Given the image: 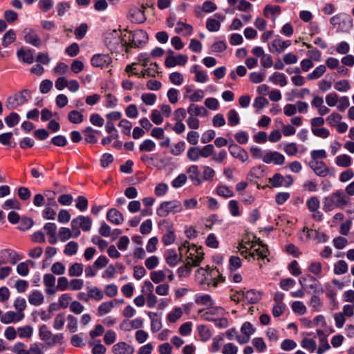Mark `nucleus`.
<instances>
[{"label": "nucleus", "instance_id": "1", "mask_svg": "<svg viewBox=\"0 0 354 354\" xmlns=\"http://www.w3.org/2000/svg\"><path fill=\"white\" fill-rule=\"evenodd\" d=\"M350 197L342 189L333 192L323 200V208L325 212H330L334 209H344L350 203Z\"/></svg>", "mask_w": 354, "mask_h": 354}, {"label": "nucleus", "instance_id": "2", "mask_svg": "<svg viewBox=\"0 0 354 354\" xmlns=\"http://www.w3.org/2000/svg\"><path fill=\"white\" fill-rule=\"evenodd\" d=\"M179 255L186 254L185 261L192 263L194 267L198 266L203 259L204 252L201 246L197 247L185 241L178 247Z\"/></svg>", "mask_w": 354, "mask_h": 354}, {"label": "nucleus", "instance_id": "3", "mask_svg": "<svg viewBox=\"0 0 354 354\" xmlns=\"http://www.w3.org/2000/svg\"><path fill=\"white\" fill-rule=\"evenodd\" d=\"M39 338L48 346H54L57 344H62L64 335L62 333L53 334L48 327L44 324L39 328Z\"/></svg>", "mask_w": 354, "mask_h": 354}, {"label": "nucleus", "instance_id": "4", "mask_svg": "<svg viewBox=\"0 0 354 354\" xmlns=\"http://www.w3.org/2000/svg\"><path fill=\"white\" fill-rule=\"evenodd\" d=\"M198 273L203 272V275L205 276V283L209 287H216L218 283H223L225 281V278L220 273L217 268H209L205 270L203 268L198 269Z\"/></svg>", "mask_w": 354, "mask_h": 354}, {"label": "nucleus", "instance_id": "5", "mask_svg": "<svg viewBox=\"0 0 354 354\" xmlns=\"http://www.w3.org/2000/svg\"><path fill=\"white\" fill-rule=\"evenodd\" d=\"M31 97V92L28 89H24L18 93L9 96L6 100V107L14 109L27 102Z\"/></svg>", "mask_w": 354, "mask_h": 354}, {"label": "nucleus", "instance_id": "6", "mask_svg": "<svg viewBox=\"0 0 354 354\" xmlns=\"http://www.w3.org/2000/svg\"><path fill=\"white\" fill-rule=\"evenodd\" d=\"M183 205L178 201L174 200L162 202L157 209V215L160 217H166L169 213H178L183 211Z\"/></svg>", "mask_w": 354, "mask_h": 354}, {"label": "nucleus", "instance_id": "7", "mask_svg": "<svg viewBox=\"0 0 354 354\" xmlns=\"http://www.w3.org/2000/svg\"><path fill=\"white\" fill-rule=\"evenodd\" d=\"M91 224L92 220L91 218L88 216H79L71 221V226L73 227L75 236H79L81 233L79 227H81L83 231L88 232L91 230Z\"/></svg>", "mask_w": 354, "mask_h": 354}, {"label": "nucleus", "instance_id": "8", "mask_svg": "<svg viewBox=\"0 0 354 354\" xmlns=\"http://www.w3.org/2000/svg\"><path fill=\"white\" fill-rule=\"evenodd\" d=\"M198 315L201 317L208 322H213L216 320L218 317H222L225 314V310L220 306H210L206 309H200L198 311Z\"/></svg>", "mask_w": 354, "mask_h": 354}, {"label": "nucleus", "instance_id": "9", "mask_svg": "<svg viewBox=\"0 0 354 354\" xmlns=\"http://www.w3.org/2000/svg\"><path fill=\"white\" fill-rule=\"evenodd\" d=\"M123 41L124 38H121L120 32L115 30L107 32L105 37V44L111 50H116L120 44L122 46Z\"/></svg>", "mask_w": 354, "mask_h": 354}, {"label": "nucleus", "instance_id": "10", "mask_svg": "<svg viewBox=\"0 0 354 354\" xmlns=\"http://www.w3.org/2000/svg\"><path fill=\"white\" fill-rule=\"evenodd\" d=\"M25 41L35 47L39 48L42 44L41 39L38 33L32 28H27L23 30Z\"/></svg>", "mask_w": 354, "mask_h": 354}, {"label": "nucleus", "instance_id": "11", "mask_svg": "<svg viewBox=\"0 0 354 354\" xmlns=\"http://www.w3.org/2000/svg\"><path fill=\"white\" fill-rule=\"evenodd\" d=\"M309 165L316 175L320 177H326L329 174L333 175V173H330V169L324 161H310Z\"/></svg>", "mask_w": 354, "mask_h": 354}, {"label": "nucleus", "instance_id": "12", "mask_svg": "<svg viewBox=\"0 0 354 354\" xmlns=\"http://www.w3.org/2000/svg\"><path fill=\"white\" fill-rule=\"evenodd\" d=\"M225 19V15L216 13L213 17H209L206 21V28L209 32H217L221 28V22Z\"/></svg>", "mask_w": 354, "mask_h": 354}, {"label": "nucleus", "instance_id": "13", "mask_svg": "<svg viewBox=\"0 0 354 354\" xmlns=\"http://www.w3.org/2000/svg\"><path fill=\"white\" fill-rule=\"evenodd\" d=\"M228 150L232 157L239 159L242 162L247 161L248 159L249 156L247 151L236 144H230L228 146Z\"/></svg>", "mask_w": 354, "mask_h": 354}, {"label": "nucleus", "instance_id": "14", "mask_svg": "<svg viewBox=\"0 0 354 354\" xmlns=\"http://www.w3.org/2000/svg\"><path fill=\"white\" fill-rule=\"evenodd\" d=\"M188 57L185 55L180 54L177 56L169 55L165 60V65L167 68H172L176 66H185Z\"/></svg>", "mask_w": 354, "mask_h": 354}, {"label": "nucleus", "instance_id": "15", "mask_svg": "<svg viewBox=\"0 0 354 354\" xmlns=\"http://www.w3.org/2000/svg\"><path fill=\"white\" fill-rule=\"evenodd\" d=\"M290 45V40H282L281 38L277 37L272 41L268 48L271 53H281Z\"/></svg>", "mask_w": 354, "mask_h": 354}, {"label": "nucleus", "instance_id": "16", "mask_svg": "<svg viewBox=\"0 0 354 354\" xmlns=\"http://www.w3.org/2000/svg\"><path fill=\"white\" fill-rule=\"evenodd\" d=\"M112 62L109 55L97 54L92 57L91 63L94 67L104 68L108 66Z\"/></svg>", "mask_w": 354, "mask_h": 354}, {"label": "nucleus", "instance_id": "17", "mask_svg": "<svg viewBox=\"0 0 354 354\" xmlns=\"http://www.w3.org/2000/svg\"><path fill=\"white\" fill-rule=\"evenodd\" d=\"M128 17L131 22L135 24H142L146 21L144 10H141L137 7L130 8Z\"/></svg>", "mask_w": 354, "mask_h": 354}, {"label": "nucleus", "instance_id": "18", "mask_svg": "<svg viewBox=\"0 0 354 354\" xmlns=\"http://www.w3.org/2000/svg\"><path fill=\"white\" fill-rule=\"evenodd\" d=\"M285 160L283 155L277 151H269L263 157V161L265 163L270 164L271 162L275 165H283Z\"/></svg>", "mask_w": 354, "mask_h": 354}, {"label": "nucleus", "instance_id": "19", "mask_svg": "<svg viewBox=\"0 0 354 354\" xmlns=\"http://www.w3.org/2000/svg\"><path fill=\"white\" fill-rule=\"evenodd\" d=\"M134 347L125 342H120L112 347L113 354H133Z\"/></svg>", "mask_w": 354, "mask_h": 354}, {"label": "nucleus", "instance_id": "20", "mask_svg": "<svg viewBox=\"0 0 354 354\" xmlns=\"http://www.w3.org/2000/svg\"><path fill=\"white\" fill-rule=\"evenodd\" d=\"M24 318V313H18L14 311H8L3 314L1 317V322L3 324H8L14 322H18Z\"/></svg>", "mask_w": 354, "mask_h": 354}, {"label": "nucleus", "instance_id": "21", "mask_svg": "<svg viewBox=\"0 0 354 354\" xmlns=\"http://www.w3.org/2000/svg\"><path fill=\"white\" fill-rule=\"evenodd\" d=\"M106 219L111 223L118 225L123 223L122 214L115 208H111L106 213Z\"/></svg>", "mask_w": 354, "mask_h": 354}, {"label": "nucleus", "instance_id": "22", "mask_svg": "<svg viewBox=\"0 0 354 354\" xmlns=\"http://www.w3.org/2000/svg\"><path fill=\"white\" fill-rule=\"evenodd\" d=\"M241 298L249 304H256L261 298L260 292L251 289L246 292H241Z\"/></svg>", "mask_w": 354, "mask_h": 354}, {"label": "nucleus", "instance_id": "23", "mask_svg": "<svg viewBox=\"0 0 354 354\" xmlns=\"http://www.w3.org/2000/svg\"><path fill=\"white\" fill-rule=\"evenodd\" d=\"M164 257L167 263L171 267L176 266L183 257L181 255L178 257L176 252L174 250H169L166 251Z\"/></svg>", "mask_w": 354, "mask_h": 354}, {"label": "nucleus", "instance_id": "24", "mask_svg": "<svg viewBox=\"0 0 354 354\" xmlns=\"http://www.w3.org/2000/svg\"><path fill=\"white\" fill-rule=\"evenodd\" d=\"M28 300L30 304L37 306L44 303V296L39 290H35L29 294Z\"/></svg>", "mask_w": 354, "mask_h": 354}, {"label": "nucleus", "instance_id": "25", "mask_svg": "<svg viewBox=\"0 0 354 354\" xmlns=\"http://www.w3.org/2000/svg\"><path fill=\"white\" fill-rule=\"evenodd\" d=\"M317 334L321 342V345L319 346L317 353L323 354L324 351L330 348V346L327 341V336L324 334L323 330H317Z\"/></svg>", "mask_w": 354, "mask_h": 354}, {"label": "nucleus", "instance_id": "26", "mask_svg": "<svg viewBox=\"0 0 354 354\" xmlns=\"http://www.w3.org/2000/svg\"><path fill=\"white\" fill-rule=\"evenodd\" d=\"M187 174L189 175V179L192 181L194 185H200L201 184V180H200V174L198 170V165H191L187 169Z\"/></svg>", "mask_w": 354, "mask_h": 354}, {"label": "nucleus", "instance_id": "27", "mask_svg": "<svg viewBox=\"0 0 354 354\" xmlns=\"http://www.w3.org/2000/svg\"><path fill=\"white\" fill-rule=\"evenodd\" d=\"M175 31L177 34L188 36L192 34L193 27L190 24L179 21L176 24Z\"/></svg>", "mask_w": 354, "mask_h": 354}, {"label": "nucleus", "instance_id": "28", "mask_svg": "<svg viewBox=\"0 0 354 354\" xmlns=\"http://www.w3.org/2000/svg\"><path fill=\"white\" fill-rule=\"evenodd\" d=\"M268 249L265 245H259L257 248L253 250L249 254L250 257L253 258L257 257V259H264L268 254Z\"/></svg>", "mask_w": 354, "mask_h": 354}, {"label": "nucleus", "instance_id": "29", "mask_svg": "<svg viewBox=\"0 0 354 354\" xmlns=\"http://www.w3.org/2000/svg\"><path fill=\"white\" fill-rule=\"evenodd\" d=\"M133 39H135V42L133 46H138L140 48L143 44H146L148 41V35L147 32L144 30H140L136 31L133 34Z\"/></svg>", "mask_w": 354, "mask_h": 354}, {"label": "nucleus", "instance_id": "30", "mask_svg": "<svg viewBox=\"0 0 354 354\" xmlns=\"http://www.w3.org/2000/svg\"><path fill=\"white\" fill-rule=\"evenodd\" d=\"M187 113L191 116H206L207 114V111L201 106H198L195 104H191L187 108Z\"/></svg>", "mask_w": 354, "mask_h": 354}, {"label": "nucleus", "instance_id": "31", "mask_svg": "<svg viewBox=\"0 0 354 354\" xmlns=\"http://www.w3.org/2000/svg\"><path fill=\"white\" fill-rule=\"evenodd\" d=\"M195 303L199 305H203L210 307L214 305L211 295L208 294H198L195 297Z\"/></svg>", "mask_w": 354, "mask_h": 354}, {"label": "nucleus", "instance_id": "32", "mask_svg": "<svg viewBox=\"0 0 354 354\" xmlns=\"http://www.w3.org/2000/svg\"><path fill=\"white\" fill-rule=\"evenodd\" d=\"M203 169V174L200 177V180H201V183L203 181L212 182L214 180L216 172L215 171L210 167L207 165L202 166Z\"/></svg>", "mask_w": 354, "mask_h": 354}, {"label": "nucleus", "instance_id": "33", "mask_svg": "<svg viewBox=\"0 0 354 354\" xmlns=\"http://www.w3.org/2000/svg\"><path fill=\"white\" fill-rule=\"evenodd\" d=\"M17 56L19 59L27 64H32L34 62V57L31 50H24L23 48L17 51Z\"/></svg>", "mask_w": 354, "mask_h": 354}, {"label": "nucleus", "instance_id": "34", "mask_svg": "<svg viewBox=\"0 0 354 354\" xmlns=\"http://www.w3.org/2000/svg\"><path fill=\"white\" fill-rule=\"evenodd\" d=\"M352 163L351 156L347 154L337 156L335 158V164L341 167H348Z\"/></svg>", "mask_w": 354, "mask_h": 354}, {"label": "nucleus", "instance_id": "35", "mask_svg": "<svg viewBox=\"0 0 354 354\" xmlns=\"http://www.w3.org/2000/svg\"><path fill=\"white\" fill-rule=\"evenodd\" d=\"M84 266L80 263H74L68 268V275L70 277H80L82 274Z\"/></svg>", "mask_w": 354, "mask_h": 354}, {"label": "nucleus", "instance_id": "36", "mask_svg": "<svg viewBox=\"0 0 354 354\" xmlns=\"http://www.w3.org/2000/svg\"><path fill=\"white\" fill-rule=\"evenodd\" d=\"M88 297L89 299L100 301L103 299L104 294L99 288L94 286L88 288Z\"/></svg>", "mask_w": 354, "mask_h": 354}, {"label": "nucleus", "instance_id": "37", "mask_svg": "<svg viewBox=\"0 0 354 354\" xmlns=\"http://www.w3.org/2000/svg\"><path fill=\"white\" fill-rule=\"evenodd\" d=\"M197 329L201 341L207 342L211 338L212 333L207 326L200 325L198 326Z\"/></svg>", "mask_w": 354, "mask_h": 354}, {"label": "nucleus", "instance_id": "38", "mask_svg": "<svg viewBox=\"0 0 354 354\" xmlns=\"http://www.w3.org/2000/svg\"><path fill=\"white\" fill-rule=\"evenodd\" d=\"M98 133V131L93 129L91 127H86L83 133L85 136V141L88 143H95L97 140L95 137V133Z\"/></svg>", "mask_w": 354, "mask_h": 354}, {"label": "nucleus", "instance_id": "39", "mask_svg": "<svg viewBox=\"0 0 354 354\" xmlns=\"http://www.w3.org/2000/svg\"><path fill=\"white\" fill-rule=\"evenodd\" d=\"M348 267L346 262L339 260L334 265V273L337 275L345 274L348 272Z\"/></svg>", "mask_w": 354, "mask_h": 354}, {"label": "nucleus", "instance_id": "40", "mask_svg": "<svg viewBox=\"0 0 354 354\" xmlns=\"http://www.w3.org/2000/svg\"><path fill=\"white\" fill-rule=\"evenodd\" d=\"M187 158L192 162H196L201 157V149L198 147L189 148L187 152Z\"/></svg>", "mask_w": 354, "mask_h": 354}, {"label": "nucleus", "instance_id": "41", "mask_svg": "<svg viewBox=\"0 0 354 354\" xmlns=\"http://www.w3.org/2000/svg\"><path fill=\"white\" fill-rule=\"evenodd\" d=\"M326 70V68L324 65H319V66L315 68L312 73L308 75L307 78L309 80H317L321 77L324 74Z\"/></svg>", "mask_w": 354, "mask_h": 354}, {"label": "nucleus", "instance_id": "42", "mask_svg": "<svg viewBox=\"0 0 354 354\" xmlns=\"http://www.w3.org/2000/svg\"><path fill=\"white\" fill-rule=\"evenodd\" d=\"M306 206L310 212H316L319 209L320 201L317 196H311L306 201Z\"/></svg>", "mask_w": 354, "mask_h": 354}, {"label": "nucleus", "instance_id": "43", "mask_svg": "<svg viewBox=\"0 0 354 354\" xmlns=\"http://www.w3.org/2000/svg\"><path fill=\"white\" fill-rule=\"evenodd\" d=\"M59 235L62 241H65L71 237H77L75 236V232L73 231L72 227L71 230L64 227H61L59 231Z\"/></svg>", "mask_w": 354, "mask_h": 354}, {"label": "nucleus", "instance_id": "44", "mask_svg": "<svg viewBox=\"0 0 354 354\" xmlns=\"http://www.w3.org/2000/svg\"><path fill=\"white\" fill-rule=\"evenodd\" d=\"M68 120L73 124H80L84 120V115L78 111L73 110L68 114Z\"/></svg>", "mask_w": 354, "mask_h": 354}, {"label": "nucleus", "instance_id": "45", "mask_svg": "<svg viewBox=\"0 0 354 354\" xmlns=\"http://www.w3.org/2000/svg\"><path fill=\"white\" fill-rule=\"evenodd\" d=\"M15 32L12 30H10L4 34L2 39V45L3 46V47H7L10 44L13 43L15 41Z\"/></svg>", "mask_w": 354, "mask_h": 354}, {"label": "nucleus", "instance_id": "46", "mask_svg": "<svg viewBox=\"0 0 354 354\" xmlns=\"http://www.w3.org/2000/svg\"><path fill=\"white\" fill-rule=\"evenodd\" d=\"M216 193L218 196L227 198L234 196L233 191L226 185H218L216 187Z\"/></svg>", "mask_w": 354, "mask_h": 354}, {"label": "nucleus", "instance_id": "47", "mask_svg": "<svg viewBox=\"0 0 354 354\" xmlns=\"http://www.w3.org/2000/svg\"><path fill=\"white\" fill-rule=\"evenodd\" d=\"M113 307V303L112 301H106L102 303L97 308V315L99 316H103L112 310Z\"/></svg>", "mask_w": 354, "mask_h": 354}, {"label": "nucleus", "instance_id": "48", "mask_svg": "<svg viewBox=\"0 0 354 354\" xmlns=\"http://www.w3.org/2000/svg\"><path fill=\"white\" fill-rule=\"evenodd\" d=\"M344 15L342 13H339L337 15H334L330 19V24L337 30H339L340 26L342 24H344L345 21L344 19Z\"/></svg>", "mask_w": 354, "mask_h": 354}, {"label": "nucleus", "instance_id": "49", "mask_svg": "<svg viewBox=\"0 0 354 354\" xmlns=\"http://www.w3.org/2000/svg\"><path fill=\"white\" fill-rule=\"evenodd\" d=\"M156 148L155 142L149 139L144 140L139 146L140 151L151 152Z\"/></svg>", "mask_w": 354, "mask_h": 354}, {"label": "nucleus", "instance_id": "50", "mask_svg": "<svg viewBox=\"0 0 354 354\" xmlns=\"http://www.w3.org/2000/svg\"><path fill=\"white\" fill-rule=\"evenodd\" d=\"M77 243L75 241H70L66 245L64 253L67 256H73L77 253Z\"/></svg>", "mask_w": 354, "mask_h": 354}, {"label": "nucleus", "instance_id": "51", "mask_svg": "<svg viewBox=\"0 0 354 354\" xmlns=\"http://www.w3.org/2000/svg\"><path fill=\"white\" fill-rule=\"evenodd\" d=\"M19 337L21 338H30L33 333V329L30 326L19 327L17 328Z\"/></svg>", "mask_w": 354, "mask_h": 354}, {"label": "nucleus", "instance_id": "52", "mask_svg": "<svg viewBox=\"0 0 354 354\" xmlns=\"http://www.w3.org/2000/svg\"><path fill=\"white\" fill-rule=\"evenodd\" d=\"M66 322V317H65V313H60L57 314L54 319L53 322V328L55 330H61Z\"/></svg>", "mask_w": 354, "mask_h": 354}, {"label": "nucleus", "instance_id": "53", "mask_svg": "<svg viewBox=\"0 0 354 354\" xmlns=\"http://www.w3.org/2000/svg\"><path fill=\"white\" fill-rule=\"evenodd\" d=\"M183 315V310L180 307H176L167 315V319L171 323L176 322Z\"/></svg>", "mask_w": 354, "mask_h": 354}, {"label": "nucleus", "instance_id": "54", "mask_svg": "<svg viewBox=\"0 0 354 354\" xmlns=\"http://www.w3.org/2000/svg\"><path fill=\"white\" fill-rule=\"evenodd\" d=\"M228 124L236 126L239 124L240 118L239 114L234 109H231L227 113Z\"/></svg>", "mask_w": 354, "mask_h": 354}, {"label": "nucleus", "instance_id": "55", "mask_svg": "<svg viewBox=\"0 0 354 354\" xmlns=\"http://www.w3.org/2000/svg\"><path fill=\"white\" fill-rule=\"evenodd\" d=\"M301 344L304 348L309 351L310 353L314 352L317 347L316 342L313 339L310 338L303 339Z\"/></svg>", "mask_w": 354, "mask_h": 354}, {"label": "nucleus", "instance_id": "56", "mask_svg": "<svg viewBox=\"0 0 354 354\" xmlns=\"http://www.w3.org/2000/svg\"><path fill=\"white\" fill-rule=\"evenodd\" d=\"M269 183L273 187L284 186L283 176L277 173L272 178H269Z\"/></svg>", "mask_w": 354, "mask_h": 354}, {"label": "nucleus", "instance_id": "57", "mask_svg": "<svg viewBox=\"0 0 354 354\" xmlns=\"http://www.w3.org/2000/svg\"><path fill=\"white\" fill-rule=\"evenodd\" d=\"M53 72L56 75H63L68 73V66L64 62H58L53 68Z\"/></svg>", "mask_w": 354, "mask_h": 354}, {"label": "nucleus", "instance_id": "58", "mask_svg": "<svg viewBox=\"0 0 354 354\" xmlns=\"http://www.w3.org/2000/svg\"><path fill=\"white\" fill-rule=\"evenodd\" d=\"M192 267H194L192 263H191L188 261H186L184 266H182L180 268H178L177 270L178 276L180 277L188 276L192 271Z\"/></svg>", "mask_w": 354, "mask_h": 354}, {"label": "nucleus", "instance_id": "59", "mask_svg": "<svg viewBox=\"0 0 354 354\" xmlns=\"http://www.w3.org/2000/svg\"><path fill=\"white\" fill-rule=\"evenodd\" d=\"M308 270L312 274L319 277L322 272V266L320 262H311L308 266Z\"/></svg>", "mask_w": 354, "mask_h": 354}, {"label": "nucleus", "instance_id": "60", "mask_svg": "<svg viewBox=\"0 0 354 354\" xmlns=\"http://www.w3.org/2000/svg\"><path fill=\"white\" fill-rule=\"evenodd\" d=\"M13 306L17 310L18 313H24L23 311L26 308V301L24 298L22 297H17L14 301Z\"/></svg>", "mask_w": 354, "mask_h": 354}, {"label": "nucleus", "instance_id": "61", "mask_svg": "<svg viewBox=\"0 0 354 354\" xmlns=\"http://www.w3.org/2000/svg\"><path fill=\"white\" fill-rule=\"evenodd\" d=\"M230 212L233 216H239L241 212L239 209V203L236 200H231L228 203Z\"/></svg>", "mask_w": 354, "mask_h": 354}, {"label": "nucleus", "instance_id": "62", "mask_svg": "<svg viewBox=\"0 0 354 354\" xmlns=\"http://www.w3.org/2000/svg\"><path fill=\"white\" fill-rule=\"evenodd\" d=\"M5 122L9 127H13L19 123V115L12 112L5 118Z\"/></svg>", "mask_w": 354, "mask_h": 354}, {"label": "nucleus", "instance_id": "63", "mask_svg": "<svg viewBox=\"0 0 354 354\" xmlns=\"http://www.w3.org/2000/svg\"><path fill=\"white\" fill-rule=\"evenodd\" d=\"M255 330L256 328L250 322H248L243 323L241 328V333L250 337L252 334L254 333Z\"/></svg>", "mask_w": 354, "mask_h": 354}, {"label": "nucleus", "instance_id": "64", "mask_svg": "<svg viewBox=\"0 0 354 354\" xmlns=\"http://www.w3.org/2000/svg\"><path fill=\"white\" fill-rule=\"evenodd\" d=\"M26 345L23 342H17L11 349L15 354H28V350L26 349Z\"/></svg>", "mask_w": 354, "mask_h": 354}]
</instances>
